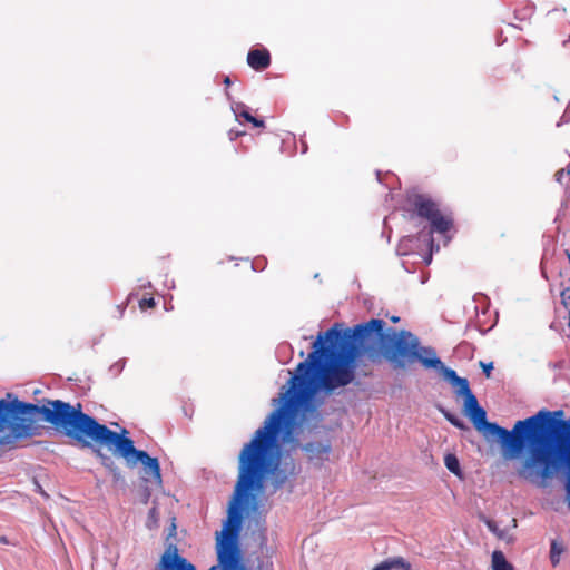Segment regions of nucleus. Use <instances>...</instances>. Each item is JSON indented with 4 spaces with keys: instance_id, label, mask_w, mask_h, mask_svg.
I'll list each match as a JSON object with an SVG mask.
<instances>
[{
    "instance_id": "nucleus-1",
    "label": "nucleus",
    "mask_w": 570,
    "mask_h": 570,
    "mask_svg": "<svg viewBox=\"0 0 570 570\" xmlns=\"http://www.w3.org/2000/svg\"><path fill=\"white\" fill-rule=\"evenodd\" d=\"M288 385L278 400H273L278 406L240 451L234 498L222 533L217 537V558L222 570H245L238 537L243 509L252 498V492L262 490L264 480L269 474L273 475V487L277 490L301 472V466L289 454L277 462L279 443L291 439L297 414L301 411H312L314 396L323 390L309 375L299 371L298 365Z\"/></svg>"
},
{
    "instance_id": "nucleus-2",
    "label": "nucleus",
    "mask_w": 570,
    "mask_h": 570,
    "mask_svg": "<svg viewBox=\"0 0 570 570\" xmlns=\"http://www.w3.org/2000/svg\"><path fill=\"white\" fill-rule=\"evenodd\" d=\"M385 322L372 318L342 330L335 324L326 332H320L308 356L298 363L320 387L331 393L351 384L358 365L370 362L377 364L386 358L394 370H404L414 362L425 368L442 367L435 350L422 346L410 331H384Z\"/></svg>"
},
{
    "instance_id": "nucleus-3",
    "label": "nucleus",
    "mask_w": 570,
    "mask_h": 570,
    "mask_svg": "<svg viewBox=\"0 0 570 570\" xmlns=\"http://www.w3.org/2000/svg\"><path fill=\"white\" fill-rule=\"evenodd\" d=\"M50 424L56 431L75 440L82 448L90 446V441L106 445L112 435L107 425L82 411L80 403L71 404L62 400H43L42 405L13 399H0V432L11 431L14 439L36 434V416Z\"/></svg>"
},
{
    "instance_id": "nucleus-4",
    "label": "nucleus",
    "mask_w": 570,
    "mask_h": 570,
    "mask_svg": "<svg viewBox=\"0 0 570 570\" xmlns=\"http://www.w3.org/2000/svg\"><path fill=\"white\" fill-rule=\"evenodd\" d=\"M453 385L458 387L455 391L456 395L464 397V412L473 422L474 426L478 430H485L495 435L503 449L504 456L511 459L514 450H518L517 446H520L519 442L524 434L523 429L518 430V425L522 424L524 420L517 421L511 431H508L497 423L487 422V412L479 405L476 396L470 389L469 381L464 377H459Z\"/></svg>"
},
{
    "instance_id": "nucleus-5",
    "label": "nucleus",
    "mask_w": 570,
    "mask_h": 570,
    "mask_svg": "<svg viewBox=\"0 0 570 570\" xmlns=\"http://www.w3.org/2000/svg\"><path fill=\"white\" fill-rule=\"evenodd\" d=\"M106 446L114 448L115 453L121 456L130 469L141 463L144 481L161 485L163 480L158 459L149 456L144 450L136 449L134 441L128 436L127 430H122L121 433L114 431Z\"/></svg>"
},
{
    "instance_id": "nucleus-6",
    "label": "nucleus",
    "mask_w": 570,
    "mask_h": 570,
    "mask_svg": "<svg viewBox=\"0 0 570 570\" xmlns=\"http://www.w3.org/2000/svg\"><path fill=\"white\" fill-rule=\"evenodd\" d=\"M413 205L417 216L430 222V234L433 232L444 234L452 227V220L444 217L440 213L438 205L430 198L423 195H416L413 199Z\"/></svg>"
},
{
    "instance_id": "nucleus-7",
    "label": "nucleus",
    "mask_w": 570,
    "mask_h": 570,
    "mask_svg": "<svg viewBox=\"0 0 570 570\" xmlns=\"http://www.w3.org/2000/svg\"><path fill=\"white\" fill-rule=\"evenodd\" d=\"M307 462L314 468H322L332 454V440L327 433L314 438L301 445Z\"/></svg>"
},
{
    "instance_id": "nucleus-8",
    "label": "nucleus",
    "mask_w": 570,
    "mask_h": 570,
    "mask_svg": "<svg viewBox=\"0 0 570 570\" xmlns=\"http://www.w3.org/2000/svg\"><path fill=\"white\" fill-rule=\"evenodd\" d=\"M155 570H197L196 567L186 558L179 554L178 548L174 543L166 547Z\"/></svg>"
},
{
    "instance_id": "nucleus-9",
    "label": "nucleus",
    "mask_w": 570,
    "mask_h": 570,
    "mask_svg": "<svg viewBox=\"0 0 570 570\" xmlns=\"http://www.w3.org/2000/svg\"><path fill=\"white\" fill-rule=\"evenodd\" d=\"M247 63L256 71H263L271 65V55L266 49H253L247 55Z\"/></svg>"
},
{
    "instance_id": "nucleus-10",
    "label": "nucleus",
    "mask_w": 570,
    "mask_h": 570,
    "mask_svg": "<svg viewBox=\"0 0 570 570\" xmlns=\"http://www.w3.org/2000/svg\"><path fill=\"white\" fill-rule=\"evenodd\" d=\"M94 453L99 459L100 463L111 473L115 481L121 480V471L110 455L104 453L100 448H94Z\"/></svg>"
},
{
    "instance_id": "nucleus-11",
    "label": "nucleus",
    "mask_w": 570,
    "mask_h": 570,
    "mask_svg": "<svg viewBox=\"0 0 570 570\" xmlns=\"http://www.w3.org/2000/svg\"><path fill=\"white\" fill-rule=\"evenodd\" d=\"M492 569L493 570H514L513 566L507 560L504 553L500 550L492 552Z\"/></svg>"
},
{
    "instance_id": "nucleus-12",
    "label": "nucleus",
    "mask_w": 570,
    "mask_h": 570,
    "mask_svg": "<svg viewBox=\"0 0 570 570\" xmlns=\"http://www.w3.org/2000/svg\"><path fill=\"white\" fill-rule=\"evenodd\" d=\"M444 464H445L446 469L450 472H452L454 475L460 476V478L462 476V470L460 466V462L455 454L448 453L444 456Z\"/></svg>"
},
{
    "instance_id": "nucleus-13",
    "label": "nucleus",
    "mask_w": 570,
    "mask_h": 570,
    "mask_svg": "<svg viewBox=\"0 0 570 570\" xmlns=\"http://www.w3.org/2000/svg\"><path fill=\"white\" fill-rule=\"evenodd\" d=\"M389 570H412V566L403 557H392L385 559Z\"/></svg>"
},
{
    "instance_id": "nucleus-14",
    "label": "nucleus",
    "mask_w": 570,
    "mask_h": 570,
    "mask_svg": "<svg viewBox=\"0 0 570 570\" xmlns=\"http://www.w3.org/2000/svg\"><path fill=\"white\" fill-rule=\"evenodd\" d=\"M235 112H239V115L245 118L248 122H252L255 127H264V121L262 119H257L253 117L248 110L246 109L245 105H239Z\"/></svg>"
},
{
    "instance_id": "nucleus-15",
    "label": "nucleus",
    "mask_w": 570,
    "mask_h": 570,
    "mask_svg": "<svg viewBox=\"0 0 570 570\" xmlns=\"http://www.w3.org/2000/svg\"><path fill=\"white\" fill-rule=\"evenodd\" d=\"M534 9L535 8L533 4H527L522 9H515V11H514L515 18L519 19L520 21L529 20L532 17V14L534 13Z\"/></svg>"
},
{
    "instance_id": "nucleus-16",
    "label": "nucleus",
    "mask_w": 570,
    "mask_h": 570,
    "mask_svg": "<svg viewBox=\"0 0 570 570\" xmlns=\"http://www.w3.org/2000/svg\"><path fill=\"white\" fill-rule=\"evenodd\" d=\"M444 417L455 428L464 430L466 429L465 423L455 414L450 413L449 411L442 410Z\"/></svg>"
},
{
    "instance_id": "nucleus-17",
    "label": "nucleus",
    "mask_w": 570,
    "mask_h": 570,
    "mask_svg": "<svg viewBox=\"0 0 570 570\" xmlns=\"http://www.w3.org/2000/svg\"><path fill=\"white\" fill-rule=\"evenodd\" d=\"M485 524H487L488 529L492 533H494L499 539H505L507 531L499 529V527L497 525L495 521H493V520H485Z\"/></svg>"
},
{
    "instance_id": "nucleus-18",
    "label": "nucleus",
    "mask_w": 570,
    "mask_h": 570,
    "mask_svg": "<svg viewBox=\"0 0 570 570\" xmlns=\"http://www.w3.org/2000/svg\"><path fill=\"white\" fill-rule=\"evenodd\" d=\"M436 370L442 371L445 379L449 380L451 382V384H455V382L460 377L454 370L445 367L443 364H442V367H438Z\"/></svg>"
},
{
    "instance_id": "nucleus-19",
    "label": "nucleus",
    "mask_w": 570,
    "mask_h": 570,
    "mask_svg": "<svg viewBox=\"0 0 570 570\" xmlns=\"http://www.w3.org/2000/svg\"><path fill=\"white\" fill-rule=\"evenodd\" d=\"M561 553V549L558 548V544L556 541L551 543V550H550V560L553 566H557L559 563V556Z\"/></svg>"
},
{
    "instance_id": "nucleus-20",
    "label": "nucleus",
    "mask_w": 570,
    "mask_h": 570,
    "mask_svg": "<svg viewBox=\"0 0 570 570\" xmlns=\"http://www.w3.org/2000/svg\"><path fill=\"white\" fill-rule=\"evenodd\" d=\"M568 122H570V104L566 107V109L557 125L561 126V125L568 124Z\"/></svg>"
},
{
    "instance_id": "nucleus-21",
    "label": "nucleus",
    "mask_w": 570,
    "mask_h": 570,
    "mask_svg": "<svg viewBox=\"0 0 570 570\" xmlns=\"http://www.w3.org/2000/svg\"><path fill=\"white\" fill-rule=\"evenodd\" d=\"M566 174H570V170L566 171L564 168H561V169L557 170L556 174H554L556 181L562 183V179H563Z\"/></svg>"
},
{
    "instance_id": "nucleus-22",
    "label": "nucleus",
    "mask_w": 570,
    "mask_h": 570,
    "mask_svg": "<svg viewBox=\"0 0 570 570\" xmlns=\"http://www.w3.org/2000/svg\"><path fill=\"white\" fill-rule=\"evenodd\" d=\"M156 305L155 299L153 297L150 298H144L140 301V307H154Z\"/></svg>"
},
{
    "instance_id": "nucleus-23",
    "label": "nucleus",
    "mask_w": 570,
    "mask_h": 570,
    "mask_svg": "<svg viewBox=\"0 0 570 570\" xmlns=\"http://www.w3.org/2000/svg\"><path fill=\"white\" fill-rule=\"evenodd\" d=\"M481 365L483 367L484 374L489 377L491 374V371L493 368V364L492 363H488V364L481 363Z\"/></svg>"
},
{
    "instance_id": "nucleus-24",
    "label": "nucleus",
    "mask_w": 570,
    "mask_h": 570,
    "mask_svg": "<svg viewBox=\"0 0 570 570\" xmlns=\"http://www.w3.org/2000/svg\"><path fill=\"white\" fill-rule=\"evenodd\" d=\"M372 570H389L387 562H385V560H383L382 562L376 564Z\"/></svg>"
},
{
    "instance_id": "nucleus-25",
    "label": "nucleus",
    "mask_w": 570,
    "mask_h": 570,
    "mask_svg": "<svg viewBox=\"0 0 570 570\" xmlns=\"http://www.w3.org/2000/svg\"><path fill=\"white\" fill-rule=\"evenodd\" d=\"M0 543L12 544L6 535H1V534H0Z\"/></svg>"
},
{
    "instance_id": "nucleus-26",
    "label": "nucleus",
    "mask_w": 570,
    "mask_h": 570,
    "mask_svg": "<svg viewBox=\"0 0 570 570\" xmlns=\"http://www.w3.org/2000/svg\"><path fill=\"white\" fill-rule=\"evenodd\" d=\"M406 242H409V239H404V240H402V242H401V244H400V246H399V253H400V254H402V255H405V254H406V252H405V250H402V247H403V245H404Z\"/></svg>"
},
{
    "instance_id": "nucleus-27",
    "label": "nucleus",
    "mask_w": 570,
    "mask_h": 570,
    "mask_svg": "<svg viewBox=\"0 0 570 570\" xmlns=\"http://www.w3.org/2000/svg\"><path fill=\"white\" fill-rule=\"evenodd\" d=\"M541 275L544 279H548V275H547V272L544 271L543 267H541Z\"/></svg>"
},
{
    "instance_id": "nucleus-28",
    "label": "nucleus",
    "mask_w": 570,
    "mask_h": 570,
    "mask_svg": "<svg viewBox=\"0 0 570 570\" xmlns=\"http://www.w3.org/2000/svg\"><path fill=\"white\" fill-rule=\"evenodd\" d=\"M224 83H225L226 86H229V85H230V79H229V77H225V79H224Z\"/></svg>"
},
{
    "instance_id": "nucleus-29",
    "label": "nucleus",
    "mask_w": 570,
    "mask_h": 570,
    "mask_svg": "<svg viewBox=\"0 0 570 570\" xmlns=\"http://www.w3.org/2000/svg\"><path fill=\"white\" fill-rule=\"evenodd\" d=\"M376 175H377V179H379V181H381V173H380V171H376Z\"/></svg>"
},
{
    "instance_id": "nucleus-30",
    "label": "nucleus",
    "mask_w": 570,
    "mask_h": 570,
    "mask_svg": "<svg viewBox=\"0 0 570 570\" xmlns=\"http://www.w3.org/2000/svg\"><path fill=\"white\" fill-rule=\"evenodd\" d=\"M118 309H120V313H124V308L121 309V306H118Z\"/></svg>"
},
{
    "instance_id": "nucleus-31",
    "label": "nucleus",
    "mask_w": 570,
    "mask_h": 570,
    "mask_svg": "<svg viewBox=\"0 0 570 570\" xmlns=\"http://www.w3.org/2000/svg\"><path fill=\"white\" fill-rule=\"evenodd\" d=\"M118 309H120V313H124V308L121 309V306H118Z\"/></svg>"
},
{
    "instance_id": "nucleus-32",
    "label": "nucleus",
    "mask_w": 570,
    "mask_h": 570,
    "mask_svg": "<svg viewBox=\"0 0 570 570\" xmlns=\"http://www.w3.org/2000/svg\"><path fill=\"white\" fill-rule=\"evenodd\" d=\"M216 568H217V567H215V566H214V567H212L209 570H216Z\"/></svg>"
},
{
    "instance_id": "nucleus-33",
    "label": "nucleus",
    "mask_w": 570,
    "mask_h": 570,
    "mask_svg": "<svg viewBox=\"0 0 570 570\" xmlns=\"http://www.w3.org/2000/svg\"><path fill=\"white\" fill-rule=\"evenodd\" d=\"M568 259L570 261V253H567Z\"/></svg>"
}]
</instances>
